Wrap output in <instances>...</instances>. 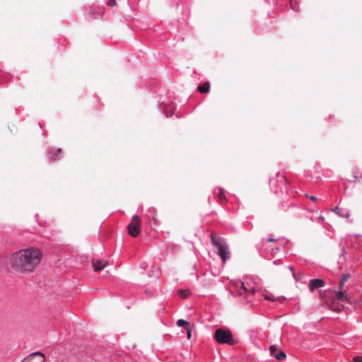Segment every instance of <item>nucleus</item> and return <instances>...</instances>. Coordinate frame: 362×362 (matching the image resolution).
I'll return each mask as SVG.
<instances>
[{"label": "nucleus", "instance_id": "nucleus-1", "mask_svg": "<svg viewBox=\"0 0 362 362\" xmlns=\"http://www.w3.org/2000/svg\"><path fill=\"white\" fill-rule=\"evenodd\" d=\"M42 253L36 248L30 247L14 252L10 259L11 267L22 273L31 272L40 262Z\"/></svg>", "mask_w": 362, "mask_h": 362}, {"label": "nucleus", "instance_id": "nucleus-2", "mask_svg": "<svg viewBox=\"0 0 362 362\" xmlns=\"http://www.w3.org/2000/svg\"><path fill=\"white\" fill-rule=\"evenodd\" d=\"M235 285L238 294L240 296H245L247 302L251 303L256 291L255 283L249 281L248 279H245L244 281H238Z\"/></svg>", "mask_w": 362, "mask_h": 362}, {"label": "nucleus", "instance_id": "nucleus-3", "mask_svg": "<svg viewBox=\"0 0 362 362\" xmlns=\"http://www.w3.org/2000/svg\"><path fill=\"white\" fill-rule=\"evenodd\" d=\"M211 240L213 245L218 250V255L225 263L230 257V251L226 240L221 236L211 234Z\"/></svg>", "mask_w": 362, "mask_h": 362}, {"label": "nucleus", "instance_id": "nucleus-4", "mask_svg": "<svg viewBox=\"0 0 362 362\" xmlns=\"http://www.w3.org/2000/svg\"><path fill=\"white\" fill-rule=\"evenodd\" d=\"M214 337L216 341L221 344L233 345L236 343L235 340L233 338L232 332L229 329L218 328L215 331Z\"/></svg>", "mask_w": 362, "mask_h": 362}, {"label": "nucleus", "instance_id": "nucleus-5", "mask_svg": "<svg viewBox=\"0 0 362 362\" xmlns=\"http://www.w3.org/2000/svg\"><path fill=\"white\" fill-rule=\"evenodd\" d=\"M140 218L138 215H134L131 223L127 226V230L132 237H136L140 232Z\"/></svg>", "mask_w": 362, "mask_h": 362}, {"label": "nucleus", "instance_id": "nucleus-6", "mask_svg": "<svg viewBox=\"0 0 362 362\" xmlns=\"http://www.w3.org/2000/svg\"><path fill=\"white\" fill-rule=\"evenodd\" d=\"M45 357L40 351H35L24 358L21 362H45Z\"/></svg>", "mask_w": 362, "mask_h": 362}, {"label": "nucleus", "instance_id": "nucleus-7", "mask_svg": "<svg viewBox=\"0 0 362 362\" xmlns=\"http://www.w3.org/2000/svg\"><path fill=\"white\" fill-rule=\"evenodd\" d=\"M277 182L278 187L274 190L275 193H277L279 191L282 192L284 189H286L287 187V181L284 175H280L279 173L277 174Z\"/></svg>", "mask_w": 362, "mask_h": 362}, {"label": "nucleus", "instance_id": "nucleus-8", "mask_svg": "<svg viewBox=\"0 0 362 362\" xmlns=\"http://www.w3.org/2000/svg\"><path fill=\"white\" fill-rule=\"evenodd\" d=\"M324 284L325 283L323 280L319 279H313L310 281L309 288L311 291H313L315 289L322 287Z\"/></svg>", "mask_w": 362, "mask_h": 362}, {"label": "nucleus", "instance_id": "nucleus-9", "mask_svg": "<svg viewBox=\"0 0 362 362\" xmlns=\"http://www.w3.org/2000/svg\"><path fill=\"white\" fill-rule=\"evenodd\" d=\"M62 149L57 148L55 152L50 151L48 153V160L49 162H54L57 160L62 158Z\"/></svg>", "mask_w": 362, "mask_h": 362}, {"label": "nucleus", "instance_id": "nucleus-10", "mask_svg": "<svg viewBox=\"0 0 362 362\" xmlns=\"http://www.w3.org/2000/svg\"><path fill=\"white\" fill-rule=\"evenodd\" d=\"M332 211L337 214L339 216L342 218H349L350 216L349 211L346 209L336 206Z\"/></svg>", "mask_w": 362, "mask_h": 362}, {"label": "nucleus", "instance_id": "nucleus-11", "mask_svg": "<svg viewBox=\"0 0 362 362\" xmlns=\"http://www.w3.org/2000/svg\"><path fill=\"white\" fill-rule=\"evenodd\" d=\"M92 262L94 269L97 271L103 269L107 265V262L104 260L93 259Z\"/></svg>", "mask_w": 362, "mask_h": 362}, {"label": "nucleus", "instance_id": "nucleus-12", "mask_svg": "<svg viewBox=\"0 0 362 362\" xmlns=\"http://www.w3.org/2000/svg\"><path fill=\"white\" fill-rule=\"evenodd\" d=\"M336 298L341 302H349V297L343 292L342 289L339 288V291L336 293Z\"/></svg>", "mask_w": 362, "mask_h": 362}, {"label": "nucleus", "instance_id": "nucleus-13", "mask_svg": "<svg viewBox=\"0 0 362 362\" xmlns=\"http://www.w3.org/2000/svg\"><path fill=\"white\" fill-rule=\"evenodd\" d=\"M210 84L209 82H206L201 86H199L198 90L202 93H206L209 91Z\"/></svg>", "mask_w": 362, "mask_h": 362}, {"label": "nucleus", "instance_id": "nucleus-14", "mask_svg": "<svg viewBox=\"0 0 362 362\" xmlns=\"http://www.w3.org/2000/svg\"><path fill=\"white\" fill-rule=\"evenodd\" d=\"M349 278H350V274H344L341 276V278L340 279L339 284V289H343L344 284H345L346 281H347L349 280Z\"/></svg>", "mask_w": 362, "mask_h": 362}, {"label": "nucleus", "instance_id": "nucleus-15", "mask_svg": "<svg viewBox=\"0 0 362 362\" xmlns=\"http://www.w3.org/2000/svg\"><path fill=\"white\" fill-rule=\"evenodd\" d=\"M286 357V354L282 351H279L276 355H274V358L278 361H281Z\"/></svg>", "mask_w": 362, "mask_h": 362}, {"label": "nucleus", "instance_id": "nucleus-16", "mask_svg": "<svg viewBox=\"0 0 362 362\" xmlns=\"http://www.w3.org/2000/svg\"><path fill=\"white\" fill-rule=\"evenodd\" d=\"M177 325L179 327H187L189 325V322L183 319H180L177 321Z\"/></svg>", "mask_w": 362, "mask_h": 362}, {"label": "nucleus", "instance_id": "nucleus-17", "mask_svg": "<svg viewBox=\"0 0 362 362\" xmlns=\"http://www.w3.org/2000/svg\"><path fill=\"white\" fill-rule=\"evenodd\" d=\"M218 189L220 191V192L218 195V199L221 202H223V200H226V196L224 194V189L222 187H218Z\"/></svg>", "mask_w": 362, "mask_h": 362}, {"label": "nucleus", "instance_id": "nucleus-18", "mask_svg": "<svg viewBox=\"0 0 362 362\" xmlns=\"http://www.w3.org/2000/svg\"><path fill=\"white\" fill-rule=\"evenodd\" d=\"M278 351L279 350L276 346L273 345L269 347V352L272 356L274 357V355H276Z\"/></svg>", "mask_w": 362, "mask_h": 362}, {"label": "nucleus", "instance_id": "nucleus-19", "mask_svg": "<svg viewBox=\"0 0 362 362\" xmlns=\"http://www.w3.org/2000/svg\"><path fill=\"white\" fill-rule=\"evenodd\" d=\"M279 298V297L278 298H275L272 294H267L265 296V299L266 300H271V301H276L277 300V299Z\"/></svg>", "mask_w": 362, "mask_h": 362}, {"label": "nucleus", "instance_id": "nucleus-20", "mask_svg": "<svg viewBox=\"0 0 362 362\" xmlns=\"http://www.w3.org/2000/svg\"><path fill=\"white\" fill-rule=\"evenodd\" d=\"M179 293L180 294V296L183 298H187L189 294L188 291L186 290H180Z\"/></svg>", "mask_w": 362, "mask_h": 362}, {"label": "nucleus", "instance_id": "nucleus-21", "mask_svg": "<svg viewBox=\"0 0 362 362\" xmlns=\"http://www.w3.org/2000/svg\"><path fill=\"white\" fill-rule=\"evenodd\" d=\"M306 197L313 202H316L317 201V197L315 196L306 194Z\"/></svg>", "mask_w": 362, "mask_h": 362}, {"label": "nucleus", "instance_id": "nucleus-22", "mask_svg": "<svg viewBox=\"0 0 362 362\" xmlns=\"http://www.w3.org/2000/svg\"><path fill=\"white\" fill-rule=\"evenodd\" d=\"M107 4L110 6H113L116 4V1L115 0H108Z\"/></svg>", "mask_w": 362, "mask_h": 362}, {"label": "nucleus", "instance_id": "nucleus-23", "mask_svg": "<svg viewBox=\"0 0 362 362\" xmlns=\"http://www.w3.org/2000/svg\"><path fill=\"white\" fill-rule=\"evenodd\" d=\"M353 361L354 362H362V356H355L353 358Z\"/></svg>", "mask_w": 362, "mask_h": 362}, {"label": "nucleus", "instance_id": "nucleus-24", "mask_svg": "<svg viewBox=\"0 0 362 362\" xmlns=\"http://www.w3.org/2000/svg\"><path fill=\"white\" fill-rule=\"evenodd\" d=\"M291 1V6L293 10L298 11V6H293V0H290Z\"/></svg>", "mask_w": 362, "mask_h": 362}, {"label": "nucleus", "instance_id": "nucleus-25", "mask_svg": "<svg viewBox=\"0 0 362 362\" xmlns=\"http://www.w3.org/2000/svg\"><path fill=\"white\" fill-rule=\"evenodd\" d=\"M282 262H281V259H276L273 262V264H275V265H279L281 264Z\"/></svg>", "mask_w": 362, "mask_h": 362}, {"label": "nucleus", "instance_id": "nucleus-26", "mask_svg": "<svg viewBox=\"0 0 362 362\" xmlns=\"http://www.w3.org/2000/svg\"><path fill=\"white\" fill-rule=\"evenodd\" d=\"M187 337H188V338L189 339V338H190V337H191V330H190V329H189V328H187Z\"/></svg>", "mask_w": 362, "mask_h": 362}, {"label": "nucleus", "instance_id": "nucleus-27", "mask_svg": "<svg viewBox=\"0 0 362 362\" xmlns=\"http://www.w3.org/2000/svg\"><path fill=\"white\" fill-rule=\"evenodd\" d=\"M280 248L279 247H276L275 248H272V255H274V252L275 251H277V250H279Z\"/></svg>", "mask_w": 362, "mask_h": 362}, {"label": "nucleus", "instance_id": "nucleus-28", "mask_svg": "<svg viewBox=\"0 0 362 362\" xmlns=\"http://www.w3.org/2000/svg\"><path fill=\"white\" fill-rule=\"evenodd\" d=\"M267 241L268 242H274V241H276V240L272 238H268Z\"/></svg>", "mask_w": 362, "mask_h": 362}, {"label": "nucleus", "instance_id": "nucleus-29", "mask_svg": "<svg viewBox=\"0 0 362 362\" xmlns=\"http://www.w3.org/2000/svg\"><path fill=\"white\" fill-rule=\"evenodd\" d=\"M165 114H166V117H168L173 115V112L168 113V112L166 111Z\"/></svg>", "mask_w": 362, "mask_h": 362}, {"label": "nucleus", "instance_id": "nucleus-30", "mask_svg": "<svg viewBox=\"0 0 362 362\" xmlns=\"http://www.w3.org/2000/svg\"><path fill=\"white\" fill-rule=\"evenodd\" d=\"M288 269H289V270H291L292 272H293L294 269H293V267L292 266H289V267H288Z\"/></svg>", "mask_w": 362, "mask_h": 362}, {"label": "nucleus", "instance_id": "nucleus-31", "mask_svg": "<svg viewBox=\"0 0 362 362\" xmlns=\"http://www.w3.org/2000/svg\"><path fill=\"white\" fill-rule=\"evenodd\" d=\"M273 182H274V181H273V180H269L271 188H272V187H272V186H273Z\"/></svg>", "mask_w": 362, "mask_h": 362}, {"label": "nucleus", "instance_id": "nucleus-32", "mask_svg": "<svg viewBox=\"0 0 362 362\" xmlns=\"http://www.w3.org/2000/svg\"><path fill=\"white\" fill-rule=\"evenodd\" d=\"M319 220L323 221L324 220V217L323 216H320L319 217Z\"/></svg>", "mask_w": 362, "mask_h": 362}, {"label": "nucleus", "instance_id": "nucleus-33", "mask_svg": "<svg viewBox=\"0 0 362 362\" xmlns=\"http://www.w3.org/2000/svg\"><path fill=\"white\" fill-rule=\"evenodd\" d=\"M355 236H356V238L361 237V235H356Z\"/></svg>", "mask_w": 362, "mask_h": 362}]
</instances>
